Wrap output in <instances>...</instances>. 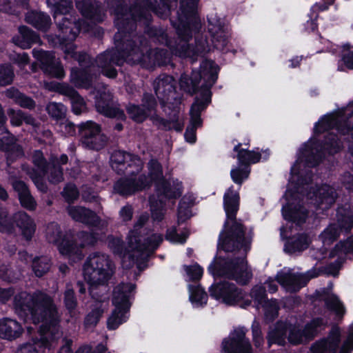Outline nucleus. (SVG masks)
<instances>
[{"instance_id":"nucleus-47","label":"nucleus","mask_w":353,"mask_h":353,"mask_svg":"<svg viewBox=\"0 0 353 353\" xmlns=\"http://www.w3.org/2000/svg\"><path fill=\"white\" fill-rule=\"evenodd\" d=\"M51 265L50 259L48 256H42L33 259L32 268L34 274L38 277H41L49 272Z\"/></svg>"},{"instance_id":"nucleus-39","label":"nucleus","mask_w":353,"mask_h":353,"mask_svg":"<svg viewBox=\"0 0 353 353\" xmlns=\"http://www.w3.org/2000/svg\"><path fill=\"white\" fill-rule=\"evenodd\" d=\"M283 214L286 220L291 221L297 225L303 223L307 216V211L302 205L285 206L283 208Z\"/></svg>"},{"instance_id":"nucleus-21","label":"nucleus","mask_w":353,"mask_h":353,"mask_svg":"<svg viewBox=\"0 0 353 353\" xmlns=\"http://www.w3.org/2000/svg\"><path fill=\"white\" fill-rule=\"evenodd\" d=\"M130 177L121 179L114 185V190L123 196H128L145 188L150 183L143 174H135Z\"/></svg>"},{"instance_id":"nucleus-5","label":"nucleus","mask_w":353,"mask_h":353,"mask_svg":"<svg viewBox=\"0 0 353 353\" xmlns=\"http://www.w3.org/2000/svg\"><path fill=\"white\" fill-rule=\"evenodd\" d=\"M177 0H159L162 6L153 5L148 0H132L130 12H127L123 8V0H107L106 3L110 9L118 8L122 10L124 18L126 21L133 22L134 27L136 22L143 24L147 27L146 32L149 28V22L151 20L150 11H153L157 15L161 18L167 17L170 13L171 8L175 6Z\"/></svg>"},{"instance_id":"nucleus-19","label":"nucleus","mask_w":353,"mask_h":353,"mask_svg":"<svg viewBox=\"0 0 353 353\" xmlns=\"http://www.w3.org/2000/svg\"><path fill=\"white\" fill-rule=\"evenodd\" d=\"M223 353H252L251 345L245 338V332L238 328L222 342Z\"/></svg>"},{"instance_id":"nucleus-50","label":"nucleus","mask_w":353,"mask_h":353,"mask_svg":"<svg viewBox=\"0 0 353 353\" xmlns=\"http://www.w3.org/2000/svg\"><path fill=\"white\" fill-rule=\"evenodd\" d=\"M193 203L189 198L184 196L179 203L178 213H177V223L178 225L185 222L190 218L192 214L190 207Z\"/></svg>"},{"instance_id":"nucleus-33","label":"nucleus","mask_w":353,"mask_h":353,"mask_svg":"<svg viewBox=\"0 0 353 353\" xmlns=\"http://www.w3.org/2000/svg\"><path fill=\"white\" fill-rule=\"evenodd\" d=\"M23 332L21 325L15 319L10 318L0 319V338L12 341L19 338Z\"/></svg>"},{"instance_id":"nucleus-25","label":"nucleus","mask_w":353,"mask_h":353,"mask_svg":"<svg viewBox=\"0 0 353 353\" xmlns=\"http://www.w3.org/2000/svg\"><path fill=\"white\" fill-rule=\"evenodd\" d=\"M95 105L97 111L105 117L119 119L125 117L123 112L113 101L112 95L109 91H104L97 98Z\"/></svg>"},{"instance_id":"nucleus-53","label":"nucleus","mask_w":353,"mask_h":353,"mask_svg":"<svg viewBox=\"0 0 353 353\" xmlns=\"http://www.w3.org/2000/svg\"><path fill=\"white\" fill-rule=\"evenodd\" d=\"M159 201L156 200L155 196H152L150 198V208L152 212V218L158 221H161L163 219L165 214V209L163 208V199L161 196H159Z\"/></svg>"},{"instance_id":"nucleus-64","label":"nucleus","mask_w":353,"mask_h":353,"mask_svg":"<svg viewBox=\"0 0 353 353\" xmlns=\"http://www.w3.org/2000/svg\"><path fill=\"white\" fill-rule=\"evenodd\" d=\"M250 170L248 166L245 168H236L232 169L230 172L231 177L233 181L237 183L239 186L241 185L243 180L248 178Z\"/></svg>"},{"instance_id":"nucleus-4","label":"nucleus","mask_w":353,"mask_h":353,"mask_svg":"<svg viewBox=\"0 0 353 353\" xmlns=\"http://www.w3.org/2000/svg\"><path fill=\"white\" fill-rule=\"evenodd\" d=\"M114 14V24L118 30L114 34L115 49H111L100 54L96 59L97 67L101 72L109 78H115L117 71L115 65H121L124 61L132 63V44L130 39V32L135 29L133 22L126 21L122 10L119 8L110 9Z\"/></svg>"},{"instance_id":"nucleus-52","label":"nucleus","mask_w":353,"mask_h":353,"mask_svg":"<svg viewBox=\"0 0 353 353\" xmlns=\"http://www.w3.org/2000/svg\"><path fill=\"white\" fill-rule=\"evenodd\" d=\"M129 310H124V308L117 307L113 310L110 316L108 319V327L111 330H115L119 325L123 323L126 319L125 314Z\"/></svg>"},{"instance_id":"nucleus-12","label":"nucleus","mask_w":353,"mask_h":353,"mask_svg":"<svg viewBox=\"0 0 353 353\" xmlns=\"http://www.w3.org/2000/svg\"><path fill=\"white\" fill-rule=\"evenodd\" d=\"M217 73V65L211 61H205L201 65L200 72H193L191 77L186 74L181 75L179 85L185 92L192 94L196 92L199 83L203 79L205 82V89L209 90L215 83Z\"/></svg>"},{"instance_id":"nucleus-38","label":"nucleus","mask_w":353,"mask_h":353,"mask_svg":"<svg viewBox=\"0 0 353 353\" xmlns=\"http://www.w3.org/2000/svg\"><path fill=\"white\" fill-rule=\"evenodd\" d=\"M26 21L44 32L47 31L51 25L50 16L42 12H28L26 15Z\"/></svg>"},{"instance_id":"nucleus-49","label":"nucleus","mask_w":353,"mask_h":353,"mask_svg":"<svg viewBox=\"0 0 353 353\" xmlns=\"http://www.w3.org/2000/svg\"><path fill=\"white\" fill-rule=\"evenodd\" d=\"M189 236V232L186 228L179 230L175 226L167 230L165 239L172 243H183Z\"/></svg>"},{"instance_id":"nucleus-6","label":"nucleus","mask_w":353,"mask_h":353,"mask_svg":"<svg viewBox=\"0 0 353 353\" xmlns=\"http://www.w3.org/2000/svg\"><path fill=\"white\" fill-rule=\"evenodd\" d=\"M46 2L54 12L59 41L74 40L81 30H88L83 20H77L76 17L69 14L72 9V0H46Z\"/></svg>"},{"instance_id":"nucleus-45","label":"nucleus","mask_w":353,"mask_h":353,"mask_svg":"<svg viewBox=\"0 0 353 353\" xmlns=\"http://www.w3.org/2000/svg\"><path fill=\"white\" fill-rule=\"evenodd\" d=\"M154 121L159 128L163 130L174 129L177 132H181L184 125L183 120L180 119L178 113H174L173 117L170 120L157 117L154 119Z\"/></svg>"},{"instance_id":"nucleus-34","label":"nucleus","mask_w":353,"mask_h":353,"mask_svg":"<svg viewBox=\"0 0 353 353\" xmlns=\"http://www.w3.org/2000/svg\"><path fill=\"white\" fill-rule=\"evenodd\" d=\"M12 42L22 49H28L34 43H41L39 36L26 26L19 28V34L12 38Z\"/></svg>"},{"instance_id":"nucleus-63","label":"nucleus","mask_w":353,"mask_h":353,"mask_svg":"<svg viewBox=\"0 0 353 353\" xmlns=\"http://www.w3.org/2000/svg\"><path fill=\"white\" fill-rule=\"evenodd\" d=\"M103 313V309L100 306H95L92 311L86 316L85 319V325L86 327L95 326L99 322L102 314Z\"/></svg>"},{"instance_id":"nucleus-10","label":"nucleus","mask_w":353,"mask_h":353,"mask_svg":"<svg viewBox=\"0 0 353 353\" xmlns=\"http://www.w3.org/2000/svg\"><path fill=\"white\" fill-rule=\"evenodd\" d=\"M131 41L133 54L130 61L132 63H140L144 67L151 68L165 64L169 61L170 54L167 50L148 48L145 39L136 36Z\"/></svg>"},{"instance_id":"nucleus-1","label":"nucleus","mask_w":353,"mask_h":353,"mask_svg":"<svg viewBox=\"0 0 353 353\" xmlns=\"http://www.w3.org/2000/svg\"><path fill=\"white\" fill-rule=\"evenodd\" d=\"M13 309L21 319L26 321L30 317L34 323H42L39 329L41 346L50 349L57 345L62 336L61 315L52 296L39 290L32 293L22 291L14 296Z\"/></svg>"},{"instance_id":"nucleus-36","label":"nucleus","mask_w":353,"mask_h":353,"mask_svg":"<svg viewBox=\"0 0 353 353\" xmlns=\"http://www.w3.org/2000/svg\"><path fill=\"white\" fill-rule=\"evenodd\" d=\"M56 40L57 41H54V45H63V50L65 54V59H68L69 57L73 58L78 61L80 65L83 67L88 66V63H90V58L88 54L85 52L78 53L75 51V46L72 43V41H59L58 35L56 37ZM73 41L74 40H72V41Z\"/></svg>"},{"instance_id":"nucleus-9","label":"nucleus","mask_w":353,"mask_h":353,"mask_svg":"<svg viewBox=\"0 0 353 353\" xmlns=\"http://www.w3.org/2000/svg\"><path fill=\"white\" fill-rule=\"evenodd\" d=\"M148 220L147 214H141L130 230L128 236V242L130 250L137 252L138 259L141 260L147 259L163 241V236L160 234H151L144 239V243H141L140 231Z\"/></svg>"},{"instance_id":"nucleus-57","label":"nucleus","mask_w":353,"mask_h":353,"mask_svg":"<svg viewBox=\"0 0 353 353\" xmlns=\"http://www.w3.org/2000/svg\"><path fill=\"white\" fill-rule=\"evenodd\" d=\"M14 77V71L10 65H0V85L6 86L11 84Z\"/></svg>"},{"instance_id":"nucleus-37","label":"nucleus","mask_w":353,"mask_h":353,"mask_svg":"<svg viewBox=\"0 0 353 353\" xmlns=\"http://www.w3.org/2000/svg\"><path fill=\"white\" fill-rule=\"evenodd\" d=\"M8 115L10 118L11 125L20 126L23 122L32 125L34 129L39 127L40 123L30 114H26L21 110H15L12 108L8 110Z\"/></svg>"},{"instance_id":"nucleus-62","label":"nucleus","mask_w":353,"mask_h":353,"mask_svg":"<svg viewBox=\"0 0 353 353\" xmlns=\"http://www.w3.org/2000/svg\"><path fill=\"white\" fill-rule=\"evenodd\" d=\"M264 309L265 318L272 321L278 315L279 305L276 300H268L262 305Z\"/></svg>"},{"instance_id":"nucleus-48","label":"nucleus","mask_w":353,"mask_h":353,"mask_svg":"<svg viewBox=\"0 0 353 353\" xmlns=\"http://www.w3.org/2000/svg\"><path fill=\"white\" fill-rule=\"evenodd\" d=\"M46 237L49 243L57 245L58 248L63 241H68L67 239H61L62 233L60 227L56 223H50L48 225Z\"/></svg>"},{"instance_id":"nucleus-51","label":"nucleus","mask_w":353,"mask_h":353,"mask_svg":"<svg viewBox=\"0 0 353 353\" xmlns=\"http://www.w3.org/2000/svg\"><path fill=\"white\" fill-rule=\"evenodd\" d=\"M30 157L31 161L35 167L34 169L38 172L47 173L48 163L42 151L35 150L32 152Z\"/></svg>"},{"instance_id":"nucleus-54","label":"nucleus","mask_w":353,"mask_h":353,"mask_svg":"<svg viewBox=\"0 0 353 353\" xmlns=\"http://www.w3.org/2000/svg\"><path fill=\"white\" fill-rule=\"evenodd\" d=\"M46 110L52 119L59 120L65 117L67 110L61 103L50 102L46 105Z\"/></svg>"},{"instance_id":"nucleus-44","label":"nucleus","mask_w":353,"mask_h":353,"mask_svg":"<svg viewBox=\"0 0 353 353\" xmlns=\"http://www.w3.org/2000/svg\"><path fill=\"white\" fill-rule=\"evenodd\" d=\"M241 144L239 143L234 148V151L237 152V159L242 165H249L259 161L261 154L255 151H251L241 148Z\"/></svg>"},{"instance_id":"nucleus-40","label":"nucleus","mask_w":353,"mask_h":353,"mask_svg":"<svg viewBox=\"0 0 353 353\" xmlns=\"http://www.w3.org/2000/svg\"><path fill=\"white\" fill-rule=\"evenodd\" d=\"M210 103L209 90L205 89L204 94L202 99H196L192 104L190 109V120L197 124H202L201 119V112L203 111Z\"/></svg>"},{"instance_id":"nucleus-26","label":"nucleus","mask_w":353,"mask_h":353,"mask_svg":"<svg viewBox=\"0 0 353 353\" xmlns=\"http://www.w3.org/2000/svg\"><path fill=\"white\" fill-rule=\"evenodd\" d=\"M176 81L172 77L161 74L154 81V89L158 99L165 102L174 94Z\"/></svg>"},{"instance_id":"nucleus-7","label":"nucleus","mask_w":353,"mask_h":353,"mask_svg":"<svg viewBox=\"0 0 353 353\" xmlns=\"http://www.w3.org/2000/svg\"><path fill=\"white\" fill-rule=\"evenodd\" d=\"M324 325V322L321 318L312 319L307 323L304 330L301 331L295 325L286 322H279L275 327L271 330L268 335V343L269 346L273 343L283 345L285 343V337L288 332V340L291 343L299 344L303 341L304 338H313Z\"/></svg>"},{"instance_id":"nucleus-8","label":"nucleus","mask_w":353,"mask_h":353,"mask_svg":"<svg viewBox=\"0 0 353 353\" xmlns=\"http://www.w3.org/2000/svg\"><path fill=\"white\" fill-rule=\"evenodd\" d=\"M115 265L110 256L96 252L90 254L83 265V276L92 287L105 285L114 274Z\"/></svg>"},{"instance_id":"nucleus-13","label":"nucleus","mask_w":353,"mask_h":353,"mask_svg":"<svg viewBox=\"0 0 353 353\" xmlns=\"http://www.w3.org/2000/svg\"><path fill=\"white\" fill-rule=\"evenodd\" d=\"M112 168L118 174L134 175L143 168V162L137 156L123 151H115L111 156Z\"/></svg>"},{"instance_id":"nucleus-32","label":"nucleus","mask_w":353,"mask_h":353,"mask_svg":"<svg viewBox=\"0 0 353 353\" xmlns=\"http://www.w3.org/2000/svg\"><path fill=\"white\" fill-rule=\"evenodd\" d=\"M12 219L19 228L22 236L26 241H30L36 230V224L33 219L25 212L15 213Z\"/></svg>"},{"instance_id":"nucleus-23","label":"nucleus","mask_w":353,"mask_h":353,"mask_svg":"<svg viewBox=\"0 0 353 353\" xmlns=\"http://www.w3.org/2000/svg\"><path fill=\"white\" fill-rule=\"evenodd\" d=\"M157 106V101L150 94H145L142 99V105L129 104L127 112L129 117L137 123H141L146 119Z\"/></svg>"},{"instance_id":"nucleus-14","label":"nucleus","mask_w":353,"mask_h":353,"mask_svg":"<svg viewBox=\"0 0 353 353\" xmlns=\"http://www.w3.org/2000/svg\"><path fill=\"white\" fill-rule=\"evenodd\" d=\"M128 243V242L127 241ZM108 247L114 254L121 258L122 265L125 268L129 269L137 265L139 269L145 266L147 259L141 260L138 259L137 252H132L128 244L127 247L123 246V242L119 237H110L108 239Z\"/></svg>"},{"instance_id":"nucleus-60","label":"nucleus","mask_w":353,"mask_h":353,"mask_svg":"<svg viewBox=\"0 0 353 353\" xmlns=\"http://www.w3.org/2000/svg\"><path fill=\"white\" fill-rule=\"evenodd\" d=\"M327 307L333 310L337 315L343 316L345 313V308L342 303L335 295L328 296L325 299Z\"/></svg>"},{"instance_id":"nucleus-18","label":"nucleus","mask_w":353,"mask_h":353,"mask_svg":"<svg viewBox=\"0 0 353 353\" xmlns=\"http://www.w3.org/2000/svg\"><path fill=\"white\" fill-rule=\"evenodd\" d=\"M319 275L316 270L307 272L306 274H292L290 272H280L276 275V281L286 291L294 292L299 290L307 281Z\"/></svg>"},{"instance_id":"nucleus-27","label":"nucleus","mask_w":353,"mask_h":353,"mask_svg":"<svg viewBox=\"0 0 353 353\" xmlns=\"http://www.w3.org/2000/svg\"><path fill=\"white\" fill-rule=\"evenodd\" d=\"M67 212L73 220L88 225L97 227L101 223L95 212L82 206H69Z\"/></svg>"},{"instance_id":"nucleus-11","label":"nucleus","mask_w":353,"mask_h":353,"mask_svg":"<svg viewBox=\"0 0 353 353\" xmlns=\"http://www.w3.org/2000/svg\"><path fill=\"white\" fill-rule=\"evenodd\" d=\"M347 112L338 113L334 115L328 116L320 121L316 128L320 132L336 128L338 132L343 134L349 133L353 130V114L347 117ZM341 181L346 189L353 190V174L345 172L342 176Z\"/></svg>"},{"instance_id":"nucleus-30","label":"nucleus","mask_w":353,"mask_h":353,"mask_svg":"<svg viewBox=\"0 0 353 353\" xmlns=\"http://www.w3.org/2000/svg\"><path fill=\"white\" fill-rule=\"evenodd\" d=\"M77 10L85 18L100 22L103 20L101 5L97 0H75Z\"/></svg>"},{"instance_id":"nucleus-31","label":"nucleus","mask_w":353,"mask_h":353,"mask_svg":"<svg viewBox=\"0 0 353 353\" xmlns=\"http://www.w3.org/2000/svg\"><path fill=\"white\" fill-rule=\"evenodd\" d=\"M55 89L60 94L70 98L72 111L75 114L79 115L85 111L86 106L83 99L72 87L65 83H57Z\"/></svg>"},{"instance_id":"nucleus-35","label":"nucleus","mask_w":353,"mask_h":353,"mask_svg":"<svg viewBox=\"0 0 353 353\" xmlns=\"http://www.w3.org/2000/svg\"><path fill=\"white\" fill-rule=\"evenodd\" d=\"M307 196L310 199H314V204L317 206L325 205L323 208H328L335 202L337 195L332 187L323 185L318 189L316 192H313L312 195L309 193Z\"/></svg>"},{"instance_id":"nucleus-43","label":"nucleus","mask_w":353,"mask_h":353,"mask_svg":"<svg viewBox=\"0 0 353 353\" xmlns=\"http://www.w3.org/2000/svg\"><path fill=\"white\" fill-rule=\"evenodd\" d=\"M79 130L82 145L86 143L87 139H91L101 132V126L92 121H88L80 124Z\"/></svg>"},{"instance_id":"nucleus-17","label":"nucleus","mask_w":353,"mask_h":353,"mask_svg":"<svg viewBox=\"0 0 353 353\" xmlns=\"http://www.w3.org/2000/svg\"><path fill=\"white\" fill-rule=\"evenodd\" d=\"M352 227L353 215L349 212L342 214L339 212L337 223L330 224L323 230L319 237L323 245H330L339 237L341 232L344 230L345 232H347Z\"/></svg>"},{"instance_id":"nucleus-2","label":"nucleus","mask_w":353,"mask_h":353,"mask_svg":"<svg viewBox=\"0 0 353 353\" xmlns=\"http://www.w3.org/2000/svg\"><path fill=\"white\" fill-rule=\"evenodd\" d=\"M199 1L181 0L180 8L177 11L178 19L176 21H172L180 39L179 43L170 40L162 28H149V37L168 46L172 53L180 57H190L194 60L195 56L203 57L210 50L206 39L196 38L194 47H190L187 44V41L192 37V31L198 30L200 27V22L196 16Z\"/></svg>"},{"instance_id":"nucleus-59","label":"nucleus","mask_w":353,"mask_h":353,"mask_svg":"<svg viewBox=\"0 0 353 353\" xmlns=\"http://www.w3.org/2000/svg\"><path fill=\"white\" fill-rule=\"evenodd\" d=\"M190 299L192 303H195L199 305L206 303L208 295L199 286H190Z\"/></svg>"},{"instance_id":"nucleus-20","label":"nucleus","mask_w":353,"mask_h":353,"mask_svg":"<svg viewBox=\"0 0 353 353\" xmlns=\"http://www.w3.org/2000/svg\"><path fill=\"white\" fill-rule=\"evenodd\" d=\"M80 243H77L72 241H64L60 244L59 251L62 255L68 257H75L78 260L82 258L81 249L86 245H92L97 241L94 234L85 232H81L78 234Z\"/></svg>"},{"instance_id":"nucleus-41","label":"nucleus","mask_w":353,"mask_h":353,"mask_svg":"<svg viewBox=\"0 0 353 353\" xmlns=\"http://www.w3.org/2000/svg\"><path fill=\"white\" fill-rule=\"evenodd\" d=\"M209 32L212 36V42L214 48L223 50L228 44V37L223 28L219 25L216 26L209 19Z\"/></svg>"},{"instance_id":"nucleus-3","label":"nucleus","mask_w":353,"mask_h":353,"mask_svg":"<svg viewBox=\"0 0 353 353\" xmlns=\"http://www.w3.org/2000/svg\"><path fill=\"white\" fill-rule=\"evenodd\" d=\"M239 201V190L229 188L223 196L227 219L219 235L218 248L225 252H234L243 249L245 254L250 248L253 235L251 232H246L241 221L236 219Z\"/></svg>"},{"instance_id":"nucleus-61","label":"nucleus","mask_w":353,"mask_h":353,"mask_svg":"<svg viewBox=\"0 0 353 353\" xmlns=\"http://www.w3.org/2000/svg\"><path fill=\"white\" fill-rule=\"evenodd\" d=\"M52 166L47 171L48 179L50 183L53 184L59 183L63 181V174L62 168L56 165L54 161H52Z\"/></svg>"},{"instance_id":"nucleus-56","label":"nucleus","mask_w":353,"mask_h":353,"mask_svg":"<svg viewBox=\"0 0 353 353\" xmlns=\"http://www.w3.org/2000/svg\"><path fill=\"white\" fill-rule=\"evenodd\" d=\"M353 252V236L346 241H341L336 244L334 250L330 252L329 257L334 258L336 255L347 254Z\"/></svg>"},{"instance_id":"nucleus-24","label":"nucleus","mask_w":353,"mask_h":353,"mask_svg":"<svg viewBox=\"0 0 353 353\" xmlns=\"http://www.w3.org/2000/svg\"><path fill=\"white\" fill-rule=\"evenodd\" d=\"M340 336L339 328H333L326 339L318 341L312 345L311 351L313 353H340Z\"/></svg>"},{"instance_id":"nucleus-42","label":"nucleus","mask_w":353,"mask_h":353,"mask_svg":"<svg viewBox=\"0 0 353 353\" xmlns=\"http://www.w3.org/2000/svg\"><path fill=\"white\" fill-rule=\"evenodd\" d=\"M21 170L25 172L33 181L39 190L42 192H46L48 188L43 181V176L47 173H41L36 171L27 163H23L21 166Z\"/></svg>"},{"instance_id":"nucleus-22","label":"nucleus","mask_w":353,"mask_h":353,"mask_svg":"<svg viewBox=\"0 0 353 353\" xmlns=\"http://www.w3.org/2000/svg\"><path fill=\"white\" fill-rule=\"evenodd\" d=\"M210 294L216 299H222L227 304H234L243 298L240 289L234 283L226 281L212 286Z\"/></svg>"},{"instance_id":"nucleus-58","label":"nucleus","mask_w":353,"mask_h":353,"mask_svg":"<svg viewBox=\"0 0 353 353\" xmlns=\"http://www.w3.org/2000/svg\"><path fill=\"white\" fill-rule=\"evenodd\" d=\"M310 239L305 234H301L289 242L288 246L291 252L302 251L305 250L310 243Z\"/></svg>"},{"instance_id":"nucleus-46","label":"nucleus","mask_w":353,"mask_h":353,"mask_svg":"<svg viewBox=\"0 0 353 353\" xmlns=\"http://www.w3.org/2000/svg\"><path fill=\"white\" fill-rule=\"evenodd\" d=\"M70 81L78 87L88 88L91 85L92 77L85 70L72 68L70 73Z\"/></svg>"},{"instance_id":"nucleus-28","label":"nucleus","mask_w":353,"mask_h":353,"mask_svg":"<svg viewBox=\"0 0 353 353\" xmlns=\"http://www.w3.org/2000/svg\"><path fill=\"white\" fill-rule=\"evenodd\" d=\"M135 289V285L121 283L117 285L113 291L112 303L115 307L129 310L130 307V299Z\"/></svg>"},{"instance_id":"nucleus-55","label":"nucleus","mask_w":353,"mask_h":353,"mask_svg":"<svg viewBox=\"0 0 353 353\" xmlns=\"http://www.w3.org/2000/svg\"><path fill=\"white\" fill-rule=\"evenodd\" d=\"M108 141V137L101 132L91 139H87L86 143L83 145L89 149L99 150L106 145Z\"/></svg>"},{"instance_id":"nucleus-15","label":"nucleus","mask_w":353,"mask_h":353,"mask_svg":"<svg viewBox=\"0 0 353 353\" xmlns=\"http://www.w3.org/2000/svg\"><path fill=\"white\" fill-rule=\"evenodd\" d=\"M222 274L245 285L252 278V273L248 266L245 256L225 261L222 268Z\"/></svg>"},{"instance_id":"nucleus-16","label":"nucleus","mask_w":353,"mask_h":353,"mask_svg":"<svg viewBox=\"0 0 353 353\" xmlns=\"http://www.w3.org/2000/svg\"><path fill=\"white\" fill-rule=\"evenodd\" d=\"M32 54L40 62L41 68L45 73L55 78H63L65 76L63 68L54 53L34 48Z\"/></svg>"},{"instance_id":"nucleus-29","label":"nucleus","mask_w":353,"mask_h":353,"mask_svg":"<svg viewBox=\"0 0 353 353\" xmlns=\"http://www.w3.org/2000/svg\"><path fill=\"white\" fill-rule=\"evenodd\" d=\"M0 141L4 145L0 150L6 151L7 155V165L11 164L14 161L24 156L22 147L16 143L17 139L8 130V133L0 135Z\"/></svg>"}]
</instances>
